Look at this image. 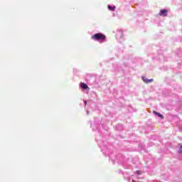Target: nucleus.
Masks as SVG:
<instances>
[{
	"mask_svg": "<svg viewBox=\"0 0 182 182\" xmlns=\"http://www.w3.org/2000/svg\"><path fill=\"white\" fill-rule=\"evenodd\" d=\"M93 41H105L106 39V35L102 33H97L91 36Z\"/></svg>",
	"mask_w": 182,
	"mask_h": 182,
	"instance_id": "obj_1",
	"label": "nucleus"
},
{
	"mask_svg": "<svg viewBox=\"0 0 182 182\" xmlns=\"http://www.w3.org/2000/svg\"><path fill=\"white\" fill-rule=\"evenodd\" d=\"M167 14H168V10L162 9L159 12V16L165 17V16H167Z\"/></svg>",
	"mask_w": 182,
	"mask_h": 182,
	"instance_id": "obj_2",
	"label": "nucleus"
},
{
	"mask_svg": "<svg viewBox=\"0 0 182 182\" xmlns=\"http://www.w3.org/2000/svg\"><path fill=\"white\" fill-rule=\"evenodd\" d=\"M142 80L144 82V83H151L153 82V79H147L146 77H142Z\"/></svg>",
	"mask_w": 182,
	"mask_h": 182,
	"instance_id": "obj_3",
	"label": "nucleus"
},
{
	"mask_svg": "<svg viewBox=\"0 0 182 182\" xmlns=\"http://www.w3.org/2000/svg\"><path fill=\"white\" fill-rule=\"evenodd\" d=\"M80 87L81 89H89V87L85 82L80 83Z\"/></svg>",
	"mask_w": 182,
	"mask_h": 182,
	"instance_id": "obj_4",
	"label": "nucleus"
},
{
	"mask_svg": "<svg viewBox=\"0 0 182 182\" xmlns=\"http://www.w3.org/2000/svg\"><path fill=\"white\" fill-rule=\"evenodd\" d=\"M154 114L159 116V117H160L161 119H164V116H163V114H160L159 112L154 111Z\"/></svg>",
	"mask_w": 182,
	"mask_h": 182,
	"instance_id": "obj_5",
	"label": "nucleus"
},
{
	"mask_svg": "<svg viewBox=\"0 0 182 182\" xmlns=\"http://www.w3.org/2000/svg\"><path fill=\"white\" fill-rule=\"evenodd\" d=\"M108 9H109V11H114V9H116V7H112L110 5L108 6Z\"/></svg>",
	"mask_w": 182,
	"mask_h": 182,
	"instance_id": "obj_6",
	"label": "nucleus"
},
{
	"mask_svg": "<svg viewBox=\"0 0 182 182\" xmlns=\"http://www.w3.org/2000/svg\"><path fill=\"white\" fill-rule=\"evenodd\" d=\"M178 146H180L178 153H182V146L181 144H179Z\"/></svg>",
	"mask_w": 182,
	"mask_h": 182,
	"instance_id": "obj_7",
	"label": "nucleus"
},
{
	"mask_svg": "<svg viewBox=\"0 0 182 182\" xmlns=\"http://www.w3.org/2000/svg\"><path fill=\"white\" fill-rule=\"evenodd\" d=\"M84 103H85V105H87V102H86V101H85Z\"/></svg>",
	"mask_w": 182,
	"mask_h": 182,
	"instance_id": "obj_8",
	"label": "nucleus"
},
{
	"mask_svg": "<svg viewBox=\"0 0 182 182\" xmlns=\"http://www.w3.org/2000/svg\"><path fill=\"white\" fill-rule=\"evenodd\" d=\"M132 182H136V181H132Z\"/></svg>",
	"mask_w": 182,
	"mask_h": 182,
	"instance_id": "obj_9",
	"label": "nucleus"
}]
</instances>
